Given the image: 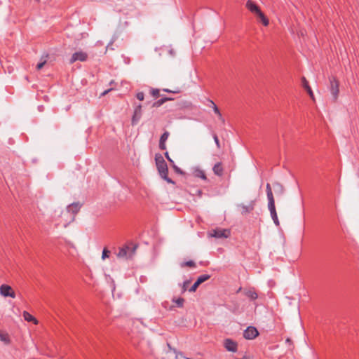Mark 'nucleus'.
<instances>
[{
  "mask_svg": "<svg viewBox=\"0 0 359 359\" xmlns=\"http://www.w3.org/2000/svg\"><path fill=\"white\" fill-rule=\"evenodd\" d=\"M155 161L158 172L161 178L165 180L168 183L175 184V182L170 177H168V168L166 162L163 157L160 154L155 155Z\"/></svg>",
  "mask_w": 359,
  "mask_h": 359,
  "instance_id": "obj_1",
  "label": "nucleus"
},
{
  "mask_svg": "<svg viewBox=\"0 0 359 359\" xmlns=\"http://www.w3.org/2000/svg\"><path fill=\"white\" fill-rule=\"evenodd\" d=\"M266 191L268 199V208L270 211L271 217L276 226H279V220L276 210L275 201L273 196L272 189L270 184L267 183L266 186Z\"/></svg>",
  "mask_w": 359,
  "mask_h": 359,
  "instance_id": "obj_2",
  "label": "nucleus"
},
{
  "mask_svg": "<svg viewBox=\"0 0 359 359\" xmlns=\"http://www.w3.org/2000/svg\"><path fill=\"white\" fill-rule=\"evenodd\" d=\"M246 8L254 15H255L264 26L269 25V20L262 12L259 7L252 1L248 0L246 3Z\"/></svg>",
  "mask_w": 359,
  "mask_h": 359,
  "instance_id": "obj_3",
  "label": "nucleus"
},
{
  "mask_svg": "<svg viewBox=\"0 0 359 359\" xmlns=\"http://www.w3.org/2000/svg\"><path fill=\"white\" fill-rule=\"evenodd\" d=\"M135 250L136 246L130 248L128 245H124L123 247L119 248L118 252L116 255L118 258L128 259L132 257V256L135 254Z\"/></svg>",
  "mask_w": 359,
  "mask_h": 359,
  "instance_id": "obj_4",
  "label": "nucleus"
},
{
  "mask_svg": "<svg viewBox=\"0 0 359 359\" xmlns=\"http://www.w3.org/2000/svg\"><path fill=\"white\" fill-rule=\"evenodd\" d=\"M212 237L217 238H226L230 236V231L227 229L217 228L210 231Z\"/></svg>",
  "mask_w": 359,
  "mask_h": 359,
  "instance_id": "obj_5",
  "label": "nucleus"
},
{
  "mask_svg": "<svg viewBox=\"0 0 359 359\" xmlns=\"http://www.w3.org/2000/svg\"><path fill=\"white\" fill-rule=\"evenodd\" d=\"M88 54L86 52L80 50L72 54L69 63L73 64L76 61L85 62L88 60Z\"/></svg>",
  "mask_w": 359,
  "mask_h": 359,
  "instance_id": "obj_6",
  "label": "nucleus"
},
{
  "mask_svg": "<svg viewBox=\"0 0 359 359\" xmlns=\"http://www.w3.org/2000/svg\"><path fill=\"white\" fill-rule=\"evenodd\" d=\"M81 206H82V204H81L79 202H76V203H72V204L69 205L67 207V212L68 213H71L72 215L71 221L74 220V217L79 212Z\"/></svg>",
  "mask_w": 359,
  "mask_h": 359,
  "instance_id": "obj_7",
  "label": "nucleus"
},
{
  "mask_svg": "<svg viewBox=\"0 0 359 359\" xmlns=\"http://www.w3.org/2000/svg\"><path fill=\"white\" fill-rule=\"evenodd\" d=\"M259 334V332L256 327L249 326L243 332V337L246 339H253Z\"/></svg>",
  "mask_w": 359,
  "mask_h": 359,
  "instance_id": "obj_8",
  "label": "nucleus"
},
{
  "mask_svg": "<svg viewBox=\"0 0 359 359\" xmlns=\"http://www.w3.org/2000/svg\"><path fill=\"white\" fill-rule=\"evenodd\" d=\"M255 205V201H251L248 205L241 203L238 204L237 207L241 209V212L242 215H247L254 210Z\"/></svg>",
  "mask_w": 359,
  "mask_h": 359,
  "instance_id": "obj_9",
  "label": "nucleus"
},
{
  "mask_svg": "<svg viewBox=\"0 0 359 359\" xmlns=\"http://www.w3.org/2000/svg\"><path fill=\"white\" fill-rule=\"evenodd\" d=\"M330 92L334 97V100H336L339 94V82L334 77L330 78Z\"/></svg>",
  "mask_w": 359,
  "mask_h": 359,
  "instance_id": "obj_10",
  "label": "nucleus"
},
{
  "mask_svg": "<svg viewBox=\"0 0 359 359\" xmlns=\"http://www.w3.org/2000/svg\"><path fill=\"white\" fill-rule=\"evenodd\" d=\"M0 294L4 297H11L14 298L15 297V292L12 287L8 285H2L0 287Z\"/></svg>",
  "mask_w": 359,
  "mask_h": 359,
  "instance_id": "obj_11",
  "label": "nucleus"
},
{
  "mask_svg": "<svg viewBox=\"0 0 359 359\" xmlns=\"http://www.w3.org/2000/svg\"><path fill=\"white\" fill-rule=\"evenodd\" d=\"M224 347L228 351L236 352L237 351V344L236 341L231 339H226L224 340Z\"/></svg>",
  "mask_w": 359,
  "mask_h": 359,
  "instance_id": "obj_12",
  "label": "nucleus"
},
{
  "mask_svg": "<svg viewBox=\"0 0 359 359\" xmlns=\"http://www.w3.org/2000/svg\"><path fill=\"white\" fill-rule=\"evenodd\" d=\"M142 116V106L139 104L135 109L134 114L132 118V124L136 125Z\"/></svg>",
  "mask_w": 359,
  "mask_h": 359,
  "instance_id": "obj_13",
  "label": "nucleus"
},
{
  "mask_svg": "<svg viewBox=\"0 0 359 359\" xmlns=\"http://www.w3.org/2000/svg\"><path fill=\"white\" fill-rule=\"evenodd\" d=\"M208 106L209 107H211L212 108L214 112L217 115L219 119L222 121V122H224V118L222 117V115L219 109V108L217 107V106L215 104V103L211 100H208Z\"/></svg>",
  "mask_w": 359,
  "mask_h": 359,
  "instance_id": "obj_14",
  "label": "nucleus"
},
{
  "mask_svg": "<svg viewBox=\"0 0 359 359\" xmlns=\"http://www.w3.org/2000/svg\"><path fill=\"white\" fill-rule=\"evenodd\" d=\"M170 135V133L168 131H165L161 136L160 140H159V149L161 150H165L166 149V145L165 142L167 141L168 137Z\"/></svg>",
  "mask_w": 359,
  "mask_h": 359,
  "instance_id": "obj_15",
  "label": "nucleus"
},
{
  "mask_svg": "<svg viewBox=\"0 0 359 359\" xmlns=\"http://www.w3.org/2000/svg\"><path fill=\"white\" fill-rule=\"evenodd\" d=\"M214 173L217 176H222L223 175V167L221 163H217L212 168Z\"/></svg>",
  "mask_w": 359,
  "mask_h": 359,
  "instance_id": "obj_16",
  "label": "nucleus"
},
{
  "mask_svg": "<svg viewBox=\"0 0 359 359\" xmlns=\"http://www.w3.org/2000/svg\"><path fill=\"white\" fill-rule=\"evenodd\" d=\"M302 85H303V87L305 88V90L309 93V95H310V97L312 99H313V91H312L311 87L309 85V82L306 81V79L304 77L302 78Z\"/></svg>",
  "mask_w": 359,
  "mask_h": 359,
  "instance_id": "obj_17",
  "label": "nucleus"
},
{
  "mask_svg": "<svg viewBox=\"0 0 359 359\" xmlns=\"http://www.w3.org/2000/svg\"><path fill=\"white\" fill-rule=\"evenodd\" d=\"M245 295L251 300H255L258 297L257 293L252 289L245 291Z\"/></svg>",
  "mask_w": 359,
  "mask_h": 359,
  "instance_id": "obj_18",
  "label": "nucleus"
},
{
  "mask_svg": "<svg viewBox=\"0 0 359 359\" xmlns=\"http://www.w3.org/2000/svg\"><path fill=\"white\" fill-rule=\"evenodd\" d=\"M273 186L276 194H278L280 195H283L284 194L285 189L284 187L280 183L277 182H274Z\"/></svg>",
  "mask_w": 359,
  "mask_h": 359,
  "instance_id": "obj_19",
  "label": "nucleus"
},
{
  "mask_svg": "<svg viewBox=\"0 0 359 359\" xmlns=\"http://www.w3.org/2000/svg\"><path fill=\"white\" fill-rule=\"evenodd\" d=\"M23 317L24 319L27 322H33L34 324L38 323L37 320L27 311L23 312Z\"/></svg>",
  "mask_w": 359,
  "mask_h": 359,
  "instance_id": "obj_20",
  "label": "nucleus"
},
{
  "mask_svg": "<svg viewBox=\"0 0 359 359\" xmlns=\"http://www.w3.org/2000/svg\"><path fill=\"white\" fill-rule=\"evenodd\" d=\"M194 175L195 177L201 178L202 180H207L205 172L200 168L195 169V170L194 172Z\"/></svg>",
  "mask_w": 359,
  "mask_h": 359,
  "instance_id": "obj_21",
  "label": "nucleus"
},
{
  "mask_svg": "<svg viewBox=\"0 0 359 359\" xmlns=\"http://www.w3.org/2000/svg\"><path fill=\"white\" fill-rule=\"evenodd\" d=\"M0 340L4 342L6 344H8L10 343V338L8 334L6 332L0 331Z\"/></svg>",
  "mask_w": 359,
  "mask_h": 359,
  "instance_id": "obj_22",
  "label": "nucleus"
},
{
  "mask_svg": "<svg viewBox=\"0 0 359 359\" xmlns=\"http://www.w3.org/2000/svg\"><path fill=\"white\" fill-rule=\"evenodd\" d=\"M210 278V276L208 274H203L198 277L196 281L201 285V283H204L205 281L209 280Z\"/></svg>",
  "mask_w": 359,
  "mask_h": 359,
  "instance_id": "obj_23",
  "label": "nucleus"
},
{
  "mask_svg": "<svg viewBox=\"0 0 359 359\" xmlns=\"http://www.w3.org/2000/svg\"><path fill=\"white\" fill-rule=\"evenodd\" d=\"M168 101V99L162 97L153 104L154 107H159Z\"/></svg>",
  "mask_w": 359,
  "mask_h": 359,
  "instance_id": "obj_24",
  "label": "nucleus"
},
{
  "mask_svg": "<svg viewBox=\"0 0 359 359\" xmlns=\"http://www.w3.org/2000/svg\"><path fill=\"white\" fill-rule=\"evenodd\" d=\"M172 302H175L177 307L182 308L184 306V299L182 297L177 299H173Z\"/></svg>",
  "mask_w": 359,
  "mask_h": 359,
  "instance_id": "obj_25",
  "label": "nucleus"
},
{
  "mask_svg": "<svg viewBox=\"0 0 359 359\" xmlns=\"http://www.w3.org/2000/svg\"><path fill=\"white\" fill-rule=\"evenodd\" d=\"M180 266H181V267H184V266L196 267V263L192 260H189L187 262H182L180 264Z\"/></svg>",
  "mask_w": 359,
  "mask_h": 359,
  "instance_id": "obj_26",
  "label": "nucleus"
},
{
  "mask_svg": "<svg viewBox=\"0 0 359 359\" xmlns=\"http://www.w3.org/2000/svg\"><path fill=\"white\" fill-rule=\"evenodd\" d=\"M200 285V284L198 283V281L196 280V282L194 283V285L189 288V292H194L196 290L198 287Z\"/></svg>",
  "mask_w": 359,
  "mask_h": 359,
  "instance_id": "obj_27",
  "label": "nucleus"
},
{
  "mask_svg": "<svg viewBox=\"0 0 359 359\" xmlns=\"http://www.w3.org/2000/svg\"><path fill=\"white\" fill-rule=\"evenodd\" d=\"M151 94L153 97H157L159 96V90L157 88H151Z\"/></svg>",
  "mask_w": 359,
  "mask_h": 359,
  "instance_id": "obj_28",
  "label": "nucleus"
},
{
  "mask_svg": "<svg viewBox=\"0 0 359 359\" xmlns=\"http://www.w3.org/2000/svg\"><path fill=\"white\" fill-rule=\"evenodd\" d=\"M212 137H213L214 141H215V144L217 145V147L218 149H219L220 148V143H219V138H218L217 135L215 133H214L212 135Z\"/></svg>",
  "mask_w": 359,
  "mask_h": 359,
  "instance_id": "obj_29",
  "label": "nucleus"
},
{
  "mask_svg": "<svg viewBox=\"0 0 359 359\" xmlns=\"http://www.w3.org/2000/svg\"><path fill=\"white\" fill-rule=\"evenodd\" d=\"M189 283H190V280H189L184 281V283L182 284V292H184L187 290V286Z\"/></svg>",
  "mask_w": 359,
  "mask_h": 359,
  "instance_id": "obj_30",
  "label": "nucleus"
},
{
  "mask_svg": "<svg viewBox=\"0 0 359 359\" xmlns=\"http://www.w3.org/2000/svg\"><path fill=\"white\" fill-rule=\"evenodd\" d=\"M137 99H138L140 101H142L144 98V94L143 92H139L136 95Z\"/></svg>",
  "mask_w": 359,
  "mask_h": 359,
  "instance_id": "obj_31",
  "label": "nucleus"
},
{
  "mask_svg": "<svg viewBox=\"0 0 359 359\" xmlns=\"http://www.w3.org/2000/svg\"><path fill=\"white\" fill-rule=\"evenodd\" d=\"M110 253V252L107 250V249H104L103 251H102V258L103 259H104L105 258L108 257H109V254Z\"/></svg>",
  "mask_w": 359,
  "mask_h": 359,
  "instance_id": "obj_32",
  "label": "nucleus"
},
{
  "mask_svg": "<svg viewBox=\"0 0 359 359\" xmlns=\"http://www.w3.org/2000/svg\"><path fill=\"white\" fill-rule=\"evenodd\" d=\"M173 168V170H175V172L176 173H178V174H182L183 173L182 170L179 167H177L175 165V163H173V168Z\"/></svg>",
  "mask_w": 359,
  "mask_h": 359,
  "instance_id": "obj_33",
  "label": "nucleus"
},
{
  "mask_svg": "<svg viewBox=\"0 0 359 359\" xmlns=\"http://www.w3.org/2000/svg\"><path fill=\"white\" fill-rule=\"evenodd\" d=\"M163 91L167 92V93H180V90L179 89H176L175 90H169L168 88H164V89H163Z\"/></svg>",
  "mask_w": 359,
  "mask_h": 359,
  "instance_id": "obj_34",
  "label": "nucleus"
},
{
  "mask_svg": "<svg viewBox=\"0 0 359 359\" xmlns=\"http://www.w3.org/2000/svg\"><path fill=\"white\" fill-rule=\"evenodd\" d=\"M46 63V61H43V62H39L37 65H36V69L38 70L41 69L45 65Z\"/></svg>",
  "mask_w": 359,
  "mask_h": 359,
  "instance_id": "obj_35",
  "label": "nucleus"
},
{
  "mask_svg": "<svg viewBox=\"0 0 359 359\" xmlns=\"http://www.w3.org/2000/svg\"><path fill=\"white\" fill-rule=\"evenodd\" d=\"M114 43V40H112L107 46V49H111V50H114V48L112 47V44Z\"/></svg>",
  "mask_w": 359,
  "mask_h": 359,
  "instance_id": "obj_36",
  "label": "nucleus"
},
{
  "mask_svg": "<svg viewBox=\"0 0 359 359\" xmlns=\"http://www.w3.org/2000/svg\"><path fill=\"white\" fill-rule=\"evenodd\" d=\"M111 90H112V89H111V88H110V89H108V90H104V91L101 94V95H102V96H104V95H107V94L109 91H111Z\"/></svg>",
  "mask_w": 359,
  "mask_h": 359,
  "instance_id": "obj_37",
  "label": "nucleus"
},
{
  "mask_svg": "<svg viewBox=\"0 0 359 359\" xmlns=\"http://www.w3.org/2000/svg\"><path fill=\"white\" fill-rule=\"evenodd\" d=\"M165 157L167 158V160H168V161H170V159H171V158H170V156H169L168 152H167V151L165 153Z\"/></svg>",
  "mask_w": 359,
  "mask_h": 359,
  "instance_id": "obj_38",
  "label": "nucleus"
},
{
  "mask_svg": "<svg viewBox=\"0 0 359 359\" xmlns=\"http://www.w3.org/2000/svg\"><path fill=\"white\" fill-rule=\"evenodd\" d=\"M164 97V98L168 99V101H169V100H174V98H172V97Z\"/></svg>",
  "mask_w": 359,
  "mask_h": 359,
  "instance_id": "obj_39",
  "label": "nucleus"
},
{
  "mask_svg": "<svg viewBox=\"0 0 359 359\" xmlns=\"http://www.w3.org/2000/svg\"><path fill=\"white\" fill-rule=\"evenodd\" d=\"M171 166L173 168V163H175V162L173 161V160L171 158L170 161H169Z\"/></svg>",
  "mask_w": 359,
  "mask_h": 359,
  "instance_id": "obj_40",
  "label": "nucleus"
},
{
  "mask_svg": "<svg viewBox=\"0 0 359 359\" xmlns=\"http://www.w3.org/2000/svg\"><path fill=\"white\" fill-rule=\"evenodd\" d=\"M290 341H291V340H290V339H286V342H288V343H289V342H290Z\"/></svg>",
  "mask_w": 359,
  "mask_h": 359,
  "instance_id": "obj_41",
  "label": "nucleus"
}]
</instances>
